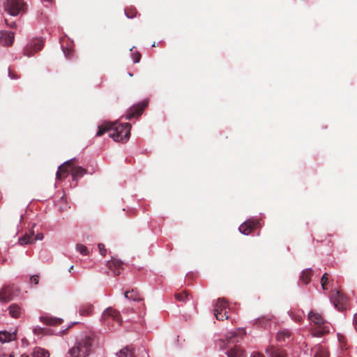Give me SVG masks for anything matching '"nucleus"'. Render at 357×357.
<instances>
[{
	"label": "nucleus",
	"mask_w": 357,
	"mask_h": 357,
	"mask_svg": "<svg viewBox=\"0 0 357 357\" xmlns=\"http://www.w3.org/2000/svg\"><path fill=\"white\" fill-rule=\"evenodd\" d=\"M96 344V337L93 333L81 334L75 340V345L68 351L70 357H86Z\"/></svg>",
	"instance_id": "obj_1"
},
{
	"label": "nucleus",
	"mask_w": 357,
	"mask_h": 357,
	"mask_svg": "<svg viewBox=\"0 0 357 357\" xmlns=\"http://www.w3.org/2000/svg\"><path fill=\"white\" fill-rule=\"evenodd\" d=\"M308 318L314 324L312 328L313 336L321 337L330 332L331 324L327 322L321 314L311 311L308 314Z\"/></svg>",
	"instance_id": "obj_2"
},
{
	"label": "nucleus",
	"mask_w": 357,
	"mask_h": 357,
	"mask_svg": "<svg viewBox=\"0 0 357 357\" xmlns=\"http://www.w3.org/2000/svg\"><path fill=\"white\" fill-rule=\"evenodd\" d=\"M131 125L129 123H114L113 130L109 134V137L116 142H126L130 135Z\"/></svg>",
	"instance_id": "obj_3"
},
{
	"label": "nucleus",
	"mask_w": 357,
	"mask_h": 357,
	"mask_svg": "<svg viewBox=\"0 0 357 357\" xmlns=\"http://www.w3.org/2000/svg\"><path fill=\"white\" fill-rule=\"evenodd\" d=\"M3 6L5 11L13 16H17L26 10L24 0H5Z\"/></svg>",
	"instance_id": "obj_4"
},
{
	"label": "nucleus",
	"mask_w": 357,
	"mask_h": 357,
	"mask_svg": "<svg viewBox=\"0 0 357 357\" xmlns=\"http://www.w3.org/2000/svg\"><path fill=\"white\" fill-rule=\"evenodd\" d=\"M102 319L106 326H111L113 328H115L114 324H112L113 322H115L118 327L121 324L119 312L112 307H108L103 312Z\"/></svg>",
	"instance_id": "obj_5"
},
{
	"label": "nucleus",
	"mask_w": 357,
	"mask_h": 357,
	"mask_svg": "<svg viewBox=\"0 0 357 357\" xmlns=\"http://www.w3.org/2000/svg\"><path fill=\"white\" fill-rule=\"evenodd\" d=\"M227 303L224 298H218L214 306V314L215 318L219 321L228 319L229 316L226 310Z\"/></svg>",
	"instance_id": "obj_6"
},
{
	"label": "nucleus",
	"mask_w": 357,
	"mask_h": 357,
	"mask_svg": "<svg viewBox=\"0 0 357 357\" xmlns=\"http://www.w3.org/2000/svg\"><path fill=\"white\" fill-rule=\"evenodd\" d=\"M147 100H143L140 103L133 105L128 110L127 113L125 114L126 119L131 120L132 118H138L142 115L144 109L147 107Z\"/></svg>",
	"instance_id": "obj_7"
},
{
	"label": "nucleus",
	"mask_w": 357,
	"mask_h": 357,
	"mask_svg": "<svg viewBox=\"0 0 357 357\" xmlns=\"http://www.w3.org/2000/svg\"><path fill=\"white\" fill-rule=\"evenodd\" d=\"M331 298L335 307L339 311H343L346 309L347 300L346 296L340 291H333Z\"/></svg>",
	"instance_id": "obj_8"
},
{
	"label": "nucleus",
	"mask_w": 357,
	"mask_h": 357,
	"mask_svg": "<svg viewBox=\"0 0 357 357\" xmlns=\"http://www.w3.org/2000/svg\"><path fill=\"white\" fill-rule=\"evenodd\" d=\"M44 45V41L42 39H33L25 50V55L27 56H32L34 53L41 50Z\"/></svg>",
	"instance_id": "obj_9"
},
{
	"label": "nucleus",
	"mask_w": 357,
	"mask_h": 357,
	"mask_svg": "<svg viewBox=\"0 0 357 357\" xmlns=\"http://www.w3.org/2000/svg\"><path fill=\"white\" fill-rule=\"evenodd\" d=\"M75 161V159L69 160L59 167V169L56 172V178L58 180H62L68 176L69 169L71 171V166Z\"/></svg>",
	"instance_id": "obj_10"
},
{
	"label": "nucleus",
	"mask_w": 357,
	"mask_h": 357,
	"mask_svg": "<svg viewBox=\"0 0 357 357\" xmlns=\"http://www.w3.org/2000/svg\"><path fill=\"white\" fill-rule=\"evenodd\" d=\"M259 224V222L257 220H249L241 225L239 231L243 234L248 235L257 227Z\"/></svg>",
	"instance_id": "obj_11"
},
{
	"label": "nucleus",
	"mask_w": 357,
	"mask_h": 357,
	"mask_svg": "<svg viewBox=\"0 0 357 357\" xmlns=\"http://www.w3.org/2000/svg\"><path fill=\"white\" fill-rule=\"evenodd\" d=\"M14 289L13 286H5L0 291V301L7 303L13 299Z\"/></svg>",
	"instance_id": "obj_12"
},
{
	"label": "nucleus",
	"mask_w": 357,
	"mask_h": 357,
	"mask_svg": "<svg viewBox=\"0 0 357 357\" xmlns=\"http://www.w3.org/2000/svg\"><path fill=\"white\" fill-rule=\"evenodd\" d=\"M107 266L112 271L114 275L117 276L121 274V271L123 269V263L119 260L113 259L107 261Z\"/></svg>",
	"instance_id": "obj_13"
},
{
	"label": "nucleus",
	"mask_w": 357,
	"mask_h": 357,
	"mask_svg": "<svg viewBox=\"0 0 357 357\" xmlns=\"http://www.w3.org/2000/svg\"><path fill=\"white\" fill-rule=\"evenodd\" d=\"M14 41V33L7 32L6 31H0V45L3 46H10Z\"/></svg>",
	"instance_id": "obj_14"
},
{
	"label": "nucleus",
	"mask_w": 357,
	"mask_h": 357,
	"mask_svg": "<svg viewBox=\"0 0 357 357\" xmlns=\"http://www.w3.org/2000/svg\"><path fill=\"white\" fill-rule=\"evenodd\" d=\"M14 41V33L7 32L6 31H0V45L3 46H10Z\"/></svg>",
	"instance_id": "obj_15"
},
{
	"label": "nucleus",
	"mask_w": 357,
	"mask_h": 357,
	"mask_svg": "<svg viewBox=\"0 0 357 357\" xmlns=\"http://www.w3.org/2000/svg\"><path fill=\"white\" fill-rule=\"evenodd\" d=\"M276 340L280 342L289 343L293 340L292 334L288 329H281L277 333Z\"/></svg>",
	"instance_id": "obj_16"
},
{
	"label": "nucleus",
	"mask_w": 357,
	"mask_h": 357,
	"mask_svg": "<svg viewBox=\"0 0 357 357\" xmlns=\"http://www.w3.org/2000/svg\"><path fill=\"white\" fill-rule=\"evenodd\" d=\"M266 353L269 357H287V354L284 349L275 348L273 345H269L266 348Z\"/></svg>",
	"instance_id": "obj_17"
},
{
	"label": "nucleus",
	"mask_w": 357,
	"mask_h": 357,
	"mask_svg": "<svg viewBox=\"0 0 357 357\" xmlns=\"http://www.w3.org/2000/svg\"><path fill=\"white\" fill-rule=\"evenodd\" d=\"M245 334V331L243 328L238 329L236 332H230L227 335V340L228 341V343H235L238 342V336H243Z\"/></svg>",
	"instance_id": "obj_18"
},
{
	"label": "nucleus",
	"mask_w": 357,
	"mask_h": 357,
	"mask_svg": "<svg viewBox=\"0 0 357 357\" xmlns=\"http://www.w3.org/2000/svg\"><path fill=\"white\" fill-rule=\"evenodd\" d=\"M312 351L314 353V357H329V352L325 347L321 344L316 345Z\"/></svg>",
	"instance_id": "obj_19"
},
{
	"label": "nucleus",
	"mask_w": 357,
	"mask_h": 357,
	"mask_svg": "<svg viewBox=\"0 0 357 357\" xmlns=\"http://www.w3.org/2000/svg\"><path fill=\"white\" fill-rule=\"evenodd\" d=\"M125 297L127 298L129 300H132L133 301L137 302H142L143 298L139 294V293L137 291V289H132L130 291H126L124 293Z\"/></svg>",
	"instance_id": "obj_20"
},
{
	"label": "nucleus",
	"mask_w": 357,
	"mask_h": 357,
	"mask_svg": "<svg viewBox=\"0 0 357 357\" xmlns=\"http://www.w3.org/2000/svg\"><path fill=\"white\" fill-rule=\"evenodd\" d=\"M114 126V123L106 122L103 124L98 126V130L97 132L96 135L98 137L102 136L107 132H112L113 130V126Z\"/></svg>",
	"instance_id": "obj_21"
},
{
	"label": "nucleus",
	"mask_w": 357,
	"mask_h": 357,
	"mask_svg": "<svg viewBox=\"0 0 357 357\" xmlns=\"http://www.w3.org/2000/svg\"><path fill=\"white\" fill-rule=\"evenodd\" d=\"M86 172V169L82 167L75 166L74 164L71 166V175L74 180L82 177Z\"/></svg>",
	"instance_id": "obj_22"
},
{
	"label": "nucleus",
	"mask_w": 357,
	"mask_h": 357,
	"mask_svg": "<svg viewBox=\"0 0 357 357\" xmlns=\"http://www.w3.org/2000/svg\"><path fill=\"white\" fill-rule=\"evenodd\" d=\"M228 357H245V351L237 345H235L234 348L227 351Z\"/></svg>",
	"instance_id": "obj_23"
},
{
	"label": "nucleus",
	"mask_w": 357,
	"mask_h": 357,
	"mask_svg": "<svg viewBox=\"0 0 357 357\" xmlns=\"http://www.w3.org/2000/svg\"><path fill=\"white\" fill-rule=\"evenodd\" d=\"M93 310V305L90 303H84L80 305L79 313L81 316H89Z\"/></svg>",
	"instance_id": "obj_24"
},
{
	"label": "nucleus",
	"mask_w": 357,
	"mask_h": 357,
	"mask_svg": "<svg viewBox=\"0 0 357 357\" xmlns=\"http://www.w3.org/2000/svg\"><path fill=\"white\" fill-rule=\"evenodd\" d=\"M40 320L47 325L50 326H57L61 324L63 322V319L60 318H55V317H40Z\"/></svg>",
	"instance_id": "obj_25"
},
{
	"label": "nucleus",
	"mask_w": 357,
	"mask_h": 357,
	"mask_svg": "<svg viewBox=\"0 0 357 357\" xmlns=\"http://www.w3.org/2000/svg\"><path fill=\"white\" fill-rule=\"evenodd\" d=\"M33 231H30L29 233L25 234L23 236L19 238V243L22 245L33 243Z\"/></svg>",
	"instance_id": "obj_26"
},
{
	"label": "nucleus",
	"mask_w": 357,
	"mask_h": 357,
	"mask_svg": "<svg viewBox=\"0 0 357 357\" xmlns=\"http://www.w3.org/2000/svg\"><path fill=\"white\" fill-rule=\"evenodd\" d=\"M15 333L0 331V342H6L15 339Z\"/></svg>",
	"instance_id": "obj_27"
},
{
	"label": "nucleus",
	"mask_w": 357,
	"mask_h": 357,
	"mask_svg": "<svg viewBox=\"0 0 357 357\" xmlns=\"http://www.w3.org/2000/svg\"><path fill=\"white\" fill-rule=\"evenodd\" d=\"M9 314L13 318H18L21 314V308L17 304H13L9 306Z\"/></svg>",
	"instance_id": "obj_28"
},
{
	"label": "nucleus",
	"mask_w": 357,
	"mask_h": 357,
	"mask_svg": "<svg viewBox=\"0 0 357 357\" xmlns=\"http://www.w3.org/2000/svg\"><path fill=\"white\" fill-rule=\"evenodd\" d=\"M312 271L311 269H306L303 271L300 276V280L305 284H308L311 280Z\"/></svg>",
	"instance_id": "obj_29"
},
{
	"label": "nucleus",
	"mask_w": 357,
	"mask_h": 357,
	"mask_svg": "<svg viewBox=\"0 0 357 357\" xmlns=\"http://www.w3.org/2000/svg\"><path fill=\"white\" fill-rule=\"evenodd\" d=\"M33 357H50L49 352L40 347H36L35 348L34 351H33Z\"/></svg>",
	"instance_id": "obj_30"
},
{
	"label": "nucleus",
	"mask_w": 357,
	"mask_h": 357,
	"mask_svg": "<svg viewBox=\"0 0 357 357\" xmlns=\"http://www.w3.org/2000/svg\"><path fill=\"white\" fill-rule=\"evenodd\" d=\"M189 294L186 290H184L179 293H176L174 294V298L177 301L179 302H186L188 300Z\"/></svg>",
	"instance_id": "obj_31"
},
{
	"label": "nucleus",
	"mask_w": 357,
	"mask_h": 357,
	"mask_svg": "<svg viewBox=\"0 0 357 357\" xmlns=\"http://www.w3.org/2000/svg\"><path fill=\"white\" fill-rule=\"evenodd\" d=\"M118 355L119 357H135L133 351L128 347L121 349Z\"/></svg>",
	"instance_id": "obj_32"
},
{
	"label": "nucleus",
	"mask_w": 357,
	"mask_h": 357,
	"mask_svg": "<svg viewBox=\"0 0 357 357\" xmlns=\"http://www.w3.org/2000/svg\"><path fill=\"white\" fill-rule=\"evenodd\" d=\"M137 14V10L136 8L133 6L128 7L125 9V15L128 18H133Z\"/></svg>",
	"instance_id": "obj_33"
},
{
	"label": "nucleus",
	"mask_w": 357,
	"mask_h": 357,
	"mask_svg": "<svg viewBox=\"0 0 357 357\" xmlns=\"http://www.w3.org/2000/svg\"><path fill=\"white\" fill-rule=\"evenodd\" d=\"M76 250L83 255H88L89 254L88 248L83 244L77 243L76 245Z\"/></svg>",
	"instance_id": "obj_34"
},
{
	"label": "nucleus",
	"mask_w": 357,
	"mask_h": 357,
	"mask_svg": "<svg viewBox=\"0 0 357 357\" xmlns=\"http://www.w3.org/2000/svg\"><path fill=\"white\" fill-rule=\"evenodd\" d=\"M328 282V273H324L321 279V286L324 289H327V283Z\"/></svg>",
	"instance_id": "obj_35"
},
{
	"label": "nucleus",
	"mask_w": 357,
	"mask_h": 357,
	"mask_svg": "<svg viewBox=\"0 0 357 357\" xmlns=\"http://www.w3.org/2000/svg\"><path fill=\"white\" fill-rule=\"evenodd\" d=\"M270 319H267L265 317L259 318L256 321V324L258 325L265 327L266 324L269 321Z\"/></svg>",
	"instance_id": "obj_36"
},
{
	"label": "nucleus",
	"mask_w": 357,
	"mask_h": 357,
	"mask_svg": "<svg viewBox=\"0 0 357 357\" xmlns=\"http://www.w3.org/2000/svg\"><path fill=\"white\" fill-rule=\"evenodd\" d=\"M98 250H99V252H100V255L102 256H105L106 252H107V250H106V248L105 247V245L102 244V243H98Z\"/></svg>",
	"instance_id": "obj_37"
},
{
	"label": "nucleus",
	"mask_w": 357,
	"mask_h": 357,
	"mask_svg": "<svg viewBox=\"0 0 357 357\" xmlns=\"http://www.w3.org/2000/svg\"><path fill=\"white\" fill-rule=\"evenodd\" d=\"M141 54L139 52H136L132 54V61L134 63L139 62L141 59Z\"/></svg>",
	"instance_id": "obj_38"
},
{
	"label": "nucleus",
	"mask_w": 357,
	"mask_h": 357,
	"mask_svg": "<svg viewBox=\"0 0 357 357\" xmlns=\"http://www.w3.org/2000/svg\"><path fill=\"white\" fill-rule=\"evenodd\" d=\"M39 282V275H35L30 278V283H33L35 285L38 284Z\"/></svg>",
	"instance_id": "obj_39"
},
{
	"label": "nucleus",
	"mask_w": 357,
	"mask_h": 357,
	"mask_svg": "<svg viewBox=\"0 0 357 357\" xmlns=\"http://www.w3.org/2000/svg\"><path fill=\"white\" fill-rule=\"evenodd\" d=\"M43 238V234L42 233H38L35 236H33L34 242L37 240H42Z\"/></svg>",
	"instance_id": "obj_40"
},
{
	"label": "nucleus",
	"mask_w": 357,
	"mask_h": 357,
	"mask_svg": "<svg viewBox=\"0 0 357 357\" xmlns=\"http://www.w3.org/2000/svg\"><path fill=\"white\" fill-rule=\"evenodd\" d=\"M41 1L45 6L49 7L52 3L53 0H41Z\"/></svg>",
	"instance_id": "obj_41"
},
{
	"label": "nucleus",
	"mask_w": 357,
	"mask_h": 357,
	"mask_svg": "<svg viewBox=\"0 0 357 357\" xmlns=\"http://www.w3.org/2000/svg\"><path fill=\"white\" fill-rule=\"evenodd\" d=\"M0 357H14V354L13 352L10 354H6L5 352H3L0 353Z\"/></svg>",
	"instance_id": "obj_42"
},
{
	"label": "nucleus",
	"mask_w": 357,
	"mask_h": 357,
	"mask_svg": "<svg viewBox=\"0 0 357 357\" xmlns=\"http://www.w3.org/2000/svg\"><path fill=\"white\" fill-rule=\"evenodd\" d=\"M5 22H6V23L8 26H9L10 28H15V26H16L15 22L9 23L7 20H5Z\"/></svg>",
	"instance_id": "obj_43"
},
{
	"label": "nucleus",
	"mask_w": 357,
	"mask_h": 357,
	"mask_svg": "<svg viewBox=\"0 0 357 357\" xmlns=\"http://www.w3.org/2000/svg\"><path fill=\"white\" fill-rule=\"evenodd\" d=\"M63 53L66 57H70L72 56V51L70 50H63Z\"/></svg>",
	"instance_id": "obj_44"
},
{
	"label": "nucleus",
	"mask_w": 357,
	"mask_h": 357,
	"mask_svg": "<svg viewBox=\"0 0 357 357\" xmlns=\"http://www.w3.org/2000/svg\"><path fill=\"white\" fill-rule=\"evenodd\" d=\"M251 357H264V356L262 354H261V353L254 352L251 355Z\"/></svg>",
	"instance_id": "obj_45"
},
{
	"label": "nucleus",
	"mask_w": 357,
	"mask_h": 357,
	"mask_svg": "<svg viewBox=\"0 0 357 357\" xmlns=\"http://www.w3.org/2000/svg\"><path fill=\"white\" fill-rule=\"evenodd\" d=\"M354 326L355 329L357 331V313L355 314L354 317Z\"/></svg>",
	"instance_id": "obj_46"
},
{
	"label": "nucleus",
	"mask_w": 357,
	"mask_h": 357,
	"mask_svg": "<svg viewBox=\"0 0 357 357\" xmlns=\"http://www.w3.org/2000/svg\"><path fill=\"white\" fill-rule=\"evenodd\" d=\"M9 73H10V77H11L12 79H15V78H16L15 77H14V76H12V75H11V73H10V72H9Z\"/></svg>",
	"instance_id": "obj_47"
},
{
	"label": "nucleus",
	"mask_w": 357,
	"mask_h": 357,
	"mask_svg": "<svg viewBox=\"0 0 357 357\" xmlns=\"http://www.w3.org/2000/svg\"><path fill=\"white\" fill-rule=\"evenodd\" d=\"M73 269V266H71L69 268V271L70 272Z\"/></svg>",
	"instance_id": "obj_48"
},
{
	"label": "nucleus",
	"mask_w": 357,
	"mask_h": 357,
	"mask_svg": "<svg viewBox=\"0 0 357 357\" xmlns=\"http://www.w3.org/2000/svg\"><path fill=\"white\" fill-rule=\"evenodd\" d=\"M21 357H29V356L24 354V355H22Z\"/></svg>",
	"instance_id": "obj_49"
},
{
	"label": "nucleus",
	"mask_w": 357,
	"mask_h": 357,
	"mask_svg": "<svg viewBox=\"0 0 357 357\" xmlns=\"http://www.w3.org/2000/svg\"><path fill=\"white\" fill-rule=\"evenodd\" d=\"M153 47H155L156 46V44L155 43H153V44L152 45Z\"/></svg>",
	"instance_id": "obj_50"
},
{
	"label": "nucleus",
	"mask_w": 357,
	"mask_h": 357,
	"mask_svg": "<svg viewBox=\"0 0 357 357\" xmlns=\"http://www.w3.org/2000/svg\"><path fill=\"white\" fill-rule=\"evenodd\" d=\"M37 331H38V329H36H36H34V333H37Z\"/></svg>",
	"instance_id": "obj_51"
},
{
	"label": "nucleus",
	"mask_w": 357,
	"mask_h": 357,
	"mask_svg": "<svg viewBox=\"0 0 357 357\" xmlns=\"http://www.w3.org/2000/svg\"><path fill=\"white\" fill-rule=\"evenodd\" d=\"M301 319V317L299 319L296 318V320L300 321Z\"/></svg>",
	"instance_id": "obj_52"
},
{
	"label": "nucleus",
	"mask_w": 357,
	"mask_h": 357,
	"mask_svg": "<svg viewBox=\"0 0 357 357\" xmlns=\"http://www.w3.org/2000/svg\"><path fill=\"white\" fill-rule=\"evenodd\" d=\"M301 319V317L299 319L296 318V320L300 321Z\"/></svg>",
	"instance_id": "obj_53"
}]
</instances>
